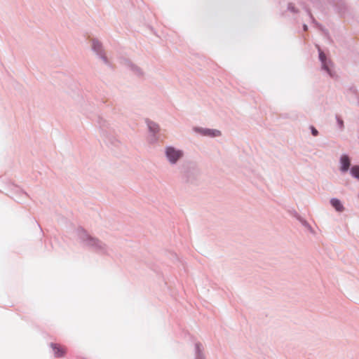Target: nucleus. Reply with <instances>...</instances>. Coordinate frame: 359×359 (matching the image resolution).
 <instances>
[{
  "label": "nucleus",
  "mask_w": 359,
  "mask_h": 359,
  "mask_svg": "<svg viewBox=\"0 0 359 359\" xmlns=\"http://www.w3.org/2000/svg\"><path fill=\"white\" fill-rule=\"evenodd\" d=\"M351 172V174L353 175V176L359 179V166L355 165V166L352 167Z\"/></svg>",
  "instance_id": "6"
},
{
  "label": "nucleus",
  "mask_w": 359,
  "mask_h": 359,
  "mask_svg": "<svg viewBox=\"0 0 359 359\" xmlns=\"http://www.w3.org/2000/svg\"><path fill=\"white\" fill-rule=\"evenodd\" d=\"M50 346L54 351V355L55 357H63L66 354L67 349L65 346L57 344H51Z\"/></svg>",
  "instance_id": "2"
},
{
  "label": "nucleus",
  "mask_w": 359,
  "mask_h": 359,
  "mask_svg": "<svg viewBox=\"0 0 359 359\" xmlns=\"http://www.w3.org/2000/svg\"><path fill=\"white\" fill-rule=\"evenodd\" d=\"M219 134H220V132H219V131H218V130H215V131H214V133H212V135H213V136H217V135H219Z\"/></svg>",
  "instance_id": "11"
},
{
  "label": "nucleus",
  "mask_w": 359,
  "mask_h": 359,
  "mask_svg": "<svg viewBox=\"0 0 359 359\" xmlns=\"http://www.w3.org/2000/svg\"><path fill=\"white\" fill-rule=\"evenodd\" d=\"M166 156L169 161L175 163L182 156V152L180 150H176L172 147H168L166 149Z\"/></svg>",
  "instance_id": "1"
},
{
  "label": "nucleus",
  "mask_w": 359,
  "mask_h": 359,
  "mask_svg": "<svg viewBox=\"0 0 359 359\" xmlns=\"http://www.w3.org/2000/svg\"><path fill=\"white\" fill-rule=\"evenodd\" d=\"M337 121H338V123L340 126V127H343V125H344V123H343V121L341 119H340L339 118H337Z\"/></svg>",
  "instance_id": "10"
},
{
  "label": "nucleus",
  "mask_w": 359,
  "mask_h": 359,
  "mask_svg": "<svg viewBox=\"0 0 359 359\" xmlns=\"http://www.w3.org/2000/svg\"><path fill=\"white\" fill-rule=\"evenodd\" d=\"M311 133H312V135L313 136H317L318 134V130L313 127V126H311Z\"/></svg>",
  "instance_id": "9"
},
{
  "label": "nucleus",
  "mask_w": 359,
  "mask_h": 359,
  "mask_svg": "<svg viewBox=\"0 0 359 359\" xmlns=\"http://www.w3.org/2000/svg\"><path fill=\"white\" fill-rule=\"evenodd\" d=\"M148 126H149L150 130H151L154 133H156L158 130V126L155 123L149 122Z\"/></svg>",
  "instance_id": "7"
},
{
  "label": "nucleus",
  "mask_w": 359,
  "mask_h": 359,
  "mask_svg": "<svg viewBox=\"0 0 359 359\" xmlns=\"http://www.w3.org/2000/svg\"><path fill=\"white\" fill-rule=\"evenodd\" d=\"M92 46H93V49L95 50H96L97 52L100 51V49L101 48V45H100V43L98 41L93 40Z\"/></svg>",
  "instance_id": "8"
},
{
  "label": "nucleus",
  "mask_w": 359,
  "mask_h": 359,
  "mask_svg": "<svg viewBox=\"0 0 359 359\" xmlns=\"http://www.w3.org/2000/svg\"><path fill=\"white\" fill-rule=\"evenodd\" d=\"M341 170L344 172L347 171L350 166V160L348 156L343 155L341 157Z\"/></svg>",
  "instance_id": "3"
},
{
  "label": "nucleus",
  "mask_w": 359,
  "mask_h": 359,
  "mask_svg": "<svg viewBox=\"0 0 359 359\" xmlns=\"http://www.w3.org/2000/svg\"><path fill=\"white\" fill-rule=\"evenodd\" d=\"M332 205L337 210V211H342L343 210V205H341V202L336 198H332L330 201Z\"/></svg>",
  "instance_id": "5"
},
{
  "label": "nucleus",
  "mask_w": 359,
  "mask_h": 359,
  "mask_svg": "<svg viewBox=\"0 0 359 359\" xmlns=\"http://www.w3.org/2000/svg\"><path fill=\"white\" fill-rule=\"evenodd\" d=\"M319 58H320V61H321V62H322V64H323V68H324L325 70H327V72H328L330 74H331V73H330V69H329V68H328V66H327V62H326V56H325V53H324L322 50H319Z\"/></svg>",
  "instance_id": "4"
},
{
  "label": "nucleus",
  "mask_w": 359,
  "mask_h": 359,
  "mask_svg": "<svg viewBox=\"0 0 359 359\" xmlns=\"http://www.w3.org/2000/svg\"><path fill=\"white\" fill-rule=\"evenodd\" d=\"M304 30H306L307 29V26L306 25H304Z\"/></svg>",
  "instance_id": "12"
}]
</instances>
